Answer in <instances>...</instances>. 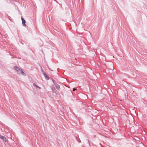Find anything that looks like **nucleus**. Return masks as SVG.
Here are the masks:
<instances>
[{
    "label": "nucleus",
    "mask_w": 147,
    "mask_h": 147,
    "mask_svg": "<svg viewBox=\"0 0 147 147\" xmlns=\"http://www.w3.org/2000/svg\"><path fill=\"white\" fill-rule=\"evenodd\" d=\"M14 69L16 70L17 73L19 74H22L23 76L26 75V74L23 72L22 70L17 66H15L14 67Z\"/></svg>",
    "instance_id": "1"
},
{
    "label": "nucleus",
    "mask_w": 147,
    "mask_h": 147,
    "mask_svg": "<svg viewBox=\"0 0 147 147\" xmlns=\"http://www.w3.org/2000/svg\"><path fill=\"white\" fill-rule=\"evenodd\" d=\"M0 138L2 139L3 141H4L5 142H6L7 141L6 138L5 136L0 135Z\"/></svg>",
    "instance_id": "2"
},
{
    "label": "nucleus",
    "mask_w": 147,
    "mask_h": 147,
    "mask_svg": "<svg viewBox=\"0 0 147 147\" xmlns=\"http://www.w3.org/2000/svg\"><path fill=\"white\" fill-rule=\"evenodd\" d=\"M21 19L22 21V24H23V26H26L25 24L26 21L22 17H21Z\"/></svg>",
    "instance_id": "3"
},
{
    "label": "nucleus",
    "mask_w": 147,
    "mask_h": 147,
    "mask_svg": "<svg viewBox=\"0 0 147 147\" xmlns=\"http://www.w3.org/2000/svg\"><path fill=\"white\" fill-rule=\"evenodd\" d=\"M51 89H52V91L55 93H56V94H57V90H56V89L55 88V87L54 86H52V88H51Z\"/></svg>",
    "instance_id": "4"
},
{
    "label": "nucleus",
    "mask_w": 147,
    "mask_h": 147,
    "mask_svg": "<svg viewBox=\"0 0 147 147\" xmlns=\"http://www.w3.org/2000/svg\"><path fill=\"white\" fill-rule=\"evenodd\" d=\"M55 85L56 88L58 90H59L60 89V87L59 85L56 84H55Z\"/></svg>",
    "instance_id": "5"
},
{
    "label": "nucleus",
    "mask_w": 147,
    "mask_h": 147,
    "mask_svg": "<svg viewBox=\"0 0 147 147\" xmlns=\"http://www.w3.org/2000/svg\"><path fill=\"white\" fill-rule=\"evenodd\" d=\"M43 75H44V76L45 78H48V77L46 75V74H45V73H43Z\"/></svg>",
    "instance_id": "6"
},
{
    "label": "nucleus",
    "mask_w": 147,
    "mask_h": 147,
    "mask_svg": "<svg viewBox=\"0 0 147 147\" xmlns=\"http://www.w3.org/2000/svg\"><path fill=\"white\" fill-rule=\"evenodd\" d=\"M76 90V89L75 88H73V91H75Z\"/></svg>",
    "instance_id": "7"
},
{
    "label": "nucleus",
    "mask_w": 147,
    "mask_h": 147,
    "mask_svg": "<svg viewBox=\"0 0 147 147\" xmlns=\"http://www.w3.org/2000/svg\"><path fill=\"white\" fill-rule=\"evenodd\" d=\"M38 88L40 89H41V88L39 87H38Z\"/></svg>",
    "instance_id": "8"
},
{
    "label": "nucleus",
    "mask_w": 147,
    "mask_h": 147,
    "mask_svg": "<svg viewBox=\"0 0 147 147\" xmlns=\"http://www.w3.org/2000/svg\"><path fill=\"white\" fill-rule=\"evenodd\" d=\"M36 87H37V88H38V86H37L36 85Z\"/></svg>",
    "instance_id": "9"
},
{
    "label": "nucleus",
    "mask_w": 147,
    "mask_h": 147,
    "mask_svg": "<svg viewBox=\"0 0 147 147\" xmlns=\"http://www.w3.org/2000/svg\"><path fill=\"white\" fill-rule=\"evenodd\" d=\"M96 113H97V111H96Z\"/></svg>",
    "instance_id": "10"
}]
</instances>
